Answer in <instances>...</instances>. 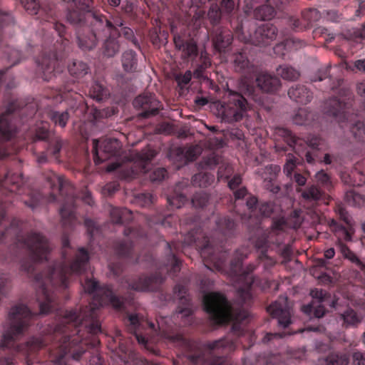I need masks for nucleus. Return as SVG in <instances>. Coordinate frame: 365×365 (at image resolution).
I'll use <instances>...</instances> for the list:
<instances>
[{"instance_id": "nucleus-1", "label": "nucleus", "mask_w": 365, "mask_h": 365, "mask_svg": "<svg viewBox=\"0 0 365 365\" xmlns=\"http://www.w3.org/2000/svg\"><path fill=\"white\" fill-rule=\"evenodd\" d=\"M88 262V255L83 248H81L69 267H66L65 262L57 263L46 272L39 274L35 277L34 286L41 314H48L53 307V297L50 293L48 285L65 289L68 286V276L71 274H81L86 269Z\"/></svg>"}, {"instance_id": "nucleus-2", "label": "nucleus", "mask_w": 365, "mask_h": 365, "mask_svg": "<svg viewBox=\"0 0 365 365\" xmlns=\"http://www.w3.org/2000/svg\"><path fill=\"white\" fill-rule=\"evenodd\" d=\"M82 286L85 292L93 294L92 303L88 308H86L78 314L75 311L66 312L65 320L66 322H74L76 326L85 323V327L88 328V331L96 334L101 332V329L99 322L93 321L96 317V310L108 304L118 309L121 307L122 302L114 295L109 287H99L98 282L93 279H86L84 282H82Z\"/></svg>"}, {"instance_id": "nucleus-3", "label": "nucleus", "mask_w": 365, "mask_h": 365, "mask_svg": "<svg viewBox=\"0 0 365 365\" xmlns=\"http://www.w3.org/2000/svg\"><path fill=\"white\" fill-rule=\"evenodd\" d=\"M87 20L89 21L91 26L83 25L76 33L78 46L83 51L93 49L106 31H112L115 32L114 35L117 34L116 29L112 28L111 22L101 15L88 14Z\"/></svg>"}, {"instance_id": "nucleus-4", "label": "nucleus", "mask_w": 365, "mask_h": 365, "mask_svg": "<svg viewBox=\"0 0 365 365\" xmlns=\"http://www.w3.org/2000/svg\"><path fill=\"white\" fill-rule=\"evenodd\" d=\"M31 312L26 306L19 304L14 306L8 317L9 326L4 327L1 346L6 348L13 347L14 342L22 336L29 326V319Z\"/></svg>"}, {"instance_id": "nucleus-5", "label": "nucleus", "mask_w": 365, "mask_h": 365, "mask_svg": "<svg viewBox=\"0 0 365 365\" xmlns=\"http://www.w3.org/2000/svg\"><path fill=\"white\" fill-rule=\"evenodd\" d=\"M203 304L205 311L217 324L232 320H243L247 316V313L242 312L234 317L228 302L222 294L218 292L205 294L203 297Z\"/></svg>"}, {"instance_id": "nucleus-6", "label": "nucleus", "mask_w": 365, "mask_h": 365, "mask_svg": "<svg viewBox=\"0 0 365 365\" xmlns=\"http://www.w3.org/2000/svg\"><path fill=\"white\" fill-rule=\"evenodd\" d=\"M327 110L330 115L335 116L342 130H349L354 137L359 141L365 142V124L362 122H357L351 124L345 110V104L336 98L329 100L326 103Z\"/></svg>"}, {"instance_id": "nucleus-7", "label": "nucleus", "mask_w": 365, "mask_h": 365, "mask_svg": "<svg viewBox=\"0 0 365 365\" xmlns=\"http://www.w3.org/2000/svg\"><path fill=\"white\" fill-rule=\"evenodd\" d=\"M230 103L226 106L221 105L219 110L222 120L234 122L241 120L248 108L247 100L237 93H231Z\"/></svg>"}, {"instance_id": "nucleus-8", "label": "nucleus", "mask_w": 365, "mask_h": 365, "mask_svg": "<svg viewBox=\"0 0 365 365\" xmlns=\"http://www.w3.org/2000/svg\"><path fill=\"white\" fill-rule=\"evenodd\" d=\"M93 145L95 153L94 161L96 164L101 163L112 156L118 155L121 148L120 141L115 138L106 139L101 142L94 139Z\"/></svg>"}, {"instance_id": "nucleus-9", "label": "nucleus", "mask_w": 365, "mask_h": 365, "mask_svg": "<svg viewBox=\"0 0 365 365\" xmlns=\"http://www.w3.org/2000/svg\"><path fill=\"white\" fill-rule=\"evenodd\" d=\"M24 244L30 252L33 260L41 261L47 259L50 246L43 236L36 233L31 235Z\"/></svg>"}, {"instance_id": "nucleus-10", "label": "nucleus", "mask_w": 365, "mask_h": 365, "mask_svg": "<svg viewBox=\"0 0 365 365\" xmlns=\"http://www.w3.org/2000/svg\"><path fill=\"white\" fill-rule=\"evenodd\" d=\"M267 312L278 319V324L283 328L287 327L291 323L290 307L287 297L282 296L275 302L269 305Z\"/></svg>"}, {"instance_id": "nucleus-11", "label": "nucleus", "mask_w": 365, "mask_h": 365, "mask_svg": "<svg viewBox=\"0 0 365 365\" xmlns=\"http://www.w3.org/2000/svg\"><path fill=\"white\" fill-rule=\"evenodd\" d=\"M277 34V28L271 24L266 23L259 26L248 41L257 46H266L276 38Z\"/></svg>"}, {"instance_id": "nucleus-12", "label": "nucleus", "mask_w": 365, "mask_h": 365, "mask_svg": "<svg viewBox=\"0 0 365 365\" xmlns=\"http://www.w3.org/2000/svg\"><path fill=\"white\" fill-rule=\"evenodd\" d=\"M112 28H115L116 29L117 34L115 35V32L112 31H106L103 34V37H106V39L103 44V54L108 57L113 56L119 50V44L116 41V37L120 34V31L118 29V27H121L123 26V22L121 20H115L114 23H111Z\"/></svg>"}, {"instance_id": "nucleus-13", "label": "nucleus", "mask_w": 365, "mask_h": 365, "mask_svg": "<svg viewBox=\"0 0 365 365\" xmlns=\"http://www.w3.org/2000/svg\"><path fill=\"white\" fill-rule=\"evenodd\" d=\"M133 106L136 108L142 109L143 117H148L150 114H155L160 107V102L152 94L140 95L133 101Z\"/></svg>"}, {"instance_id": "nucleus-14", "label": "nucleus", "mask_w": 365, "mask_h": 365, "mask_svg": "<svg viewBox=\"0 0 365 365\" xmlns=\"http://www.w3.org/2000/svg\"><path fill=\"white\" fill-rule=\"evenodd\" d=\"M257 86L264 92L271 93L278 90L280 81L275 76L262 73L256 79Z\"/></svg>"}, {"instance_id": "nucleus-15", "label": "nucleus", "mask_w": 365, "mask_h": 365, "mask_svg": "<svg viewBox=\"0 0 365 365\" xmlns=\"http://www.w3.org/2000/svg\"><path fill=\"white\" fill-rule=\"evenodd\" d=\"M288 96L291 99L300 103H307L312 98V92L304 86L292 87L288 91Z\"/></svg>"}, {"instance_id": "nucleus-16", "label": "nucleus", "mask_w": 365, "mask_h": 365, "mask_svg": "<svg viewBox=\"0 0 365 365\" xmlns=\"http://www.w3.org/2000/svg\"><path fill=\"white\" fill-rule=\"evenodd\" d=\"M161 282V279L156 277H142L131 284V288L136 291H153Z\"/></svg>"}, {"instance_id": "nucleus-17", "label": "nucleus", "mask_w": 365, "mask_h": 365, "mask_svg": "<svg viewBox=\"0 0 365 365\" xmlns=\"http://www.w3.org/2000/svg\"><path fill=\"white\" fill-rule=\"evenodd\" d=\"M174 42L177 48L182 51L185 57L195 56L197 54V45L193 41L184 43L180 36L174 37Z\"/></svg>"}, {"instance_id": "nucleus-18", "label": "nucleus", "mask_w": 365, "mask_h": 365, "mask_svg": "<svg viewBox=\"0 0 365 365\" xmlns=\"http://www.w3.org/2000/svg\"><path fill=\"white\" fill-rule=\"evenodd\" d=\"M178 289V297H179L181 303L185 304V307L178 310L175 314V317L178 319H182L183 318L190 317L192 314V310L189 307V299L184 295L186 292L185 288L182 287H178L175 289Z\"/></svg>"}, {"instance_id": "nucleus-19", "label": "nucleus", "mask_w": 365, "mask_h": 365, "mask_svg": "<svg viewBox=\"0 0 365 365\" xmlns=\"http://www.w3.org/2000/svg\"><path fill=\"white\" fill-rule=\"evenodd\" d=\"M15 128L11 123L8 114L5 113L0 116V135L5 140L9 139L14 133Z\"/></svg>"}, {"instance_id": "nucleus-20", "label": "nucleus", "mask_w": 365, "mask_h": 365, "mask_svg": "<svg viewBox=\"0 0 365 365\" xmlns=\"http://www.w3.org/2000/svg\"><path fill=\"white\" fill-rule=\"evenodd\" d=\"M110 215L114 223H122L130 220L129 215L131 212L126 208L111 207Z\"/></svg>"}, {"instance_id": "nucleus-21", "label": "nucleus", "mask_w": 365, "mask_h": 365, "mask_svg": "<svg viewBox=\"0 0 365 365\" xmlns=\"http://www.w3.org/2000/svg\"><path fill=\"white\" fill-rule=\"evenodd\" d=\"M277 72L282 78L288 81L297 80L299 76V73L297 70L287 65L280 66L277 69Z\"/></svg>"}, {"instance_id": "nucleus-22", "label": "nucleus", "mask_w": 365, "mask_h": 365, "mask_svg": "<svg viewBox=\"0 0 365 365\" xmlns=\"http://www.w3.org/2000/svg\"><path fill=\"white\" fill-rule=\"evenodd\" d=\"M302 309L307 314H310L313 312L314 315L317 318L322 317L325 313L324 307L320 302H312L310 304L303 306Z\"/></svg>"}, {"instance_id": "nucleus-23", "label": "nucleus", "mask_w": 365, "mask_h": 365, "mask_svg": "<svg viewBox=\"0 0 365 365\" xmlns=\"http://www.w3.org/2000/svg\"><path fill=\"white\" fill-rule=\"evenodd\" d=\"M88 66L82 61H75L68 66V71L76 78H81L88 73Z\"/></svg>"}, {"instance_id": "nucleus-24", "label": "nucleus", "mask_w": 365, "mask_h": 365, "mask_svg": "<svg viewBox=\"0 0 365 365\" xmlns=\"http://www.w3.org/2000/svg\"><path fill=\"white\" fill-rule=\"evenodd\" d=\"M193 185L199 187H207L214 181V176L207 173H199L192 177Z\"/></svg>"}, {"instance_id": "nucleus-25", "label": "nucleus", "mask_w": 365, "mask_h": 365, "mask_svg": "<svg viewBox=\"0 0 365 365\" xmlns=\"http://www.w3.org/2000/svg\"><path fill=\"white\" fill-rule=\"evenodd\" d=\"M122 64L125 71H133L136 65L135 53L133 51L124 52L122 57Z\"/></svg>"}, {"instance_id": "nucleus-26", "label": "nucleus", "mask_w": 365, "mask_h": 365, "mask_svg": "<svg viewBox=\"0 0 365 365\" xmlns=\"http://www.w3.org/2000/svg\"><path fill=\"white\" fill-rule=\"evenodd\" d=\"M232 42L231 36L229 34L222 33L216 35L214 39V45L219 51H224Z\"/></svg>"}, {"instance_id": "nucleus-27", "label": "nucleus", "mask_w": 365, "mask_h": 365, "mask_svg": "<svg viewBox=\"0 0 365 365\" xmlns=\"http://www.w3.org/2000/svg\"><path fill=\"white\" fill-rule=\"evenodd\" d=\"M349 359L346 354H331L325 360V365H347Z\"/></svg>"}, {"instance_id": "nucleus-28", "label": "nucleus", "mask_w": 365, "mask_h": 365, "mask_svg": "<svg viewBox=\"0 0 365 365\" xmlns=\"http://www.w3.org/2000/svg\"><path fill=\"white\" fill-rule=\"evenodd\" d=\"M50 118L56 125H58L59 126L63 128L67 123V121L69 118V115L68 111H52L50 113Z\"/></svg>"}, {"instance_id": "nucleus-29", "label": "nucleus", "mask_w": 365, "mask_h": 365, "mask_svg": "<svg viewBox=\"0 0 365 365\" xmlns=\"http://www.w3.org/2000/svg\"><path fill=\"white\" fill-rule=\"evenodd\" d=\"M322 191L314 185L308 187L302 193V196L304 199L311 201L319 200L322 197Z\"/></svg>"}, {"instance_id": "nucleus-30", "label": "nucleus", "mask_w": 365, "mask_h": 365, "mask_svg": "<svg viewBox=\"0 0 365 365\" xmlns=\"http://www.w3.org/2000/svg\"><path fill=\"white\" fill-rule=\"evenodd\" d=\"M330 225L332 230L336 233V235L339 239L345 241H349L351 240V235L345 227L339 225L334 220L331 221Z\"/></svg>"}, {"instance_id": "nucleus-31", "label": "nucleus", "mask_w": 365, "mask_h": 365, "mask_svg": "<svg viewBox=\"0 0 365 365\" xmlns=\"http://www.w3.org/2000/svg\"><path fill=\"white\" fill-rule=\"evenodd\" d=\"M344 323L346 325H356L361 322V317L353 309H349L341 314Z\"/></svg>"}, {"instance_id": "nucleus-32", "label": "nucleus", "mask_w": 365, "mask_h": 365, "mask_svg": "<svg viewBox=\"0 0 365 365\" xmlns=\"http://www.w3.org/2000/svg\"><path fill=\"white\" fill-rule=\"evenodd\" d=\"M90 95L93 98L100 101L107 96V92L101 84L95 82L90 89Z\"/></svg>"}, {"instance_id": "nucleus-33", "label": "nucleus", "mask_w": 365, "mask_h": 365, "mask_svg": "<svg viewBox=\"0 0 365 365\" xmlns=\"http://www.w3.org/2000/svg\"><path fill=\"white\" fill-rule=\"evenodd\" d=\"M274 10L273 7L269 5L260 6L256 11V17L260 18L262 20H268L273 17Z\"/></svg>"}, {"instance_id": "nucleus-34", "label": "nucleus", "mask_w": 365, "mask_h": 365, "mask_svg": "<svg viewBox=\"0 0 365 365\" xmlns=\"http://www.w3.org/2000/svg\"><path fill=\"white\" fill-rule=\"evenodd\" d=\"M62 221L64 225L71 222L74 218V212L71 205H63L60 210Z\"/></svg>"}, {"instance_id": "nucleus-35", "label": "nucleus", "mask_w": 365, "mask_h": 365, "mask_svg": "<svg viewBox=\"0 0 365 365\" xmlns=\"http://www.w3.org/2000/svg\"><path fill=\"white\" fill-rule=\"evenodd\" d=\"M212 252V247H210V245L209 244L205 245L200 250V255L203 259L210 261L211 262H213L217 269H221V268H222L221 264L217 263L215 261V257L211 255Z\"/></svg>"}, {"instance_id": "nucleus-36", "label": "nucleus", "mask_w": 365, "mask_h": 365, "mask_svg": "<svg viewBox=\"0 0 365 365\" xmlns=\"http://www.w3.org/2000/svg\"><path fill=\"white\" fill-rule=\"evenodd\" d=\"M208 201V196L205 192L197 193L192 199V203L195 207H204Z\"/></svg>"}, {"instance_id": "nucleus-37", "label": "nucleus", "mask_w": 365, "mask_h": 365, "mask_svg": "<svg viewBox=\"0 0 365 365\" xmlns=\"http://www.w3.org/2000/svg\"><path fill=\"white\" fill-rule=\"evenodd\" d=\"M24 9L31 14H36L39 4L36 0H21Z\"/></svg>"}, {"instance_id": "nucleus-38", "label": "nucleus", "mask_w": 365, "mask_h": 365, "mask_svg": "<svg viewBox=\"0 0 365 365\" xmlns=\"http://www.w3.org/2000/svg\"><path fill=\"white\" fill-rule=\"evenodd\" d=\"M309 115L307 110L300 108L293 117V121L297 125H302L308 120Z\"/></svg>"}, {"instance_id": "nucleus-39", "label": "nucleus", "mask_w": 365, "mask_h": 365, "mask_svg": "<svg viewBox=\"0 0 365 365\" xmlns=\"http://www.w3.org/2000/svg\"><path fill=\"white\" fill-rule=\"evenodd\" d=\"M168 200L169 204L173 207L180 208L185 203L187 198L184 195L180 194L169 197Z\"/></svg>"}, {"instance_id": "nucleus-40", "label": "nucleus", "mask_w": 365, "mask_h": 365, "mask_svg": "<svg viewBox=\"0 0 365 365\" xmlns=\"http://www.w3.org/2000/svg\"><path fill=\"white\" fill-rule=\"evenodd\" d=\"M222 11L217 4H212L208 11V17L213 24L219 21Z\"/></svg>"}, {"instance_id": "nucleus-41", "label": "nucleus", "mask_w": 365, "mask_h": 365, "mask_svg": "<svg viewBox=\"0 0 365 365\" xmlns=\"http://www.w3.org/2000/svg\"><path fill=\"white\" fill-rule=\"evenodd\" d=\"M341 252L344 255V256L349 259L351 262L353 263L356 264L357 265L363 267L364 265L362 262L360 261V259L357 257V256L352 252L351 250H349L346 247L342 246L341 247Z\"/></svg>"}, {"instance_id": "nucleus-42", "label": "nucleus", "mask_w": 365, "mask_h": 365, "mask_svg": "<svg viewBox=\"0 0 365 365\" xmlns=\"http://www.w3.org/2000/svg\"><path fill=\"white\" fill-rule=\"evenodd\" d=\"M73 3L74 4L75 6L81 11H87L88 13L86 14V17L88 16V14H91L89 12L88 9L90 8V6L91 4V0H72Z\"/></svg>"}, {"instance_id": "nucleus-43", "label": "nucleus", "mask_w": 365, "mask_h": 365, "mask_svg": "<svg viewBox=\"0 0 365 365\" xmlns=\"http://www.w3.org/2000/svg\"><path fill=\"white\" fill-rule=\"evenodd\" d=\"M274 210V205L270 202H263L259 205V210L262 216L269 217Z\"/></svg>"}, {"instance_id": "nucleus-44", "label": "nucleus", "mask_w": 365, "mask_h": 365, "mask_svg": "<svg viewBox=\"0 0 365 365\" xmlns=\"http://www.w3.org/2000/svg\"><path fill=\"white\" fill-rule=\"evenodd\" d=\"M230 344V341H228L226 339H220L217 341H214L212 342H210L207 344V346L212 350L219 349H224L228 346Z\"/></svg>"}, {"instance_id": "nucleus-45", "label": "nucleus", "mask_w": 365, "mask_h": 365, "mask_svg": "<svg viewBox=\"0 0 365 365\" xmlns=\"http://www.w3.org/2000/svg\"><path fill=\"white\" fill-rule=\"evenodd\" d=\"M234 61L236 68L239 70L245 69L248 66L249 63L248 60L246 58V57L241 53L238 54L235 57Z\"/></svg>"}, {"instance_id": "nucleus-46", "label": "nucleus", "mask_w": 365, "mask_h": 365, "mask_svg": "<svg viewBox=\"0 0 365 365\" xmlns=\"http://www.w3.org/2000/svg\"><path fill=\"white\" fill-rule=\"evenodd\" d=\"M296 160L293 157H289L284 166V173L288 177L291 176L293 170L296 168Z\"/></svg>"}, {"instance_id": "nucleus-47", "label": "nucleus", "mask_w": 365, "mask_h": 365, "mask_svg": "<svg viewBox=\"0 0 365 365\" xmlns=\"http://www.w3.org/2000/svg\"><path fill=\"white\" fill-rule=\"evenodd\" d=\"M166 174L167 171L165 168H157L152 173L150 178L152 181H160L164 179Z\"/></svg>"}, {"instance_id": "nucleus-48", "label": "nucleus", "mask_w": 365, "mask_h": 365, "mask_svg": "<svg viewBox=\"0 0 365 365\" xmlns=\"http://www.w3.org/2000/svg\"><path fill=\"white\" fill-rule=\"evenodd\" d=\"M56 61L54 59L50 60L47 58H43L41 62V69L43 72L51 73L54 68Z\"/></svg>"}, {"instance_id": "nucleus-49", "label": "nucleus", "mask_w": 365, "mask_h": 365, "mask_svg": "<svg viewBox=\"0 0 365 365\" xmlns=\"http://www.w3.org/2000/svg\"><path fill=\"white\" fill-rule=\"evenodd\" d=\"M315 178L318 182L322 184L324 186H329L330 185V179L329 175L325 173L323 170L319 171L317 173Z\"/></svg>"}, {"instance_id": "nucleus-50", "label": "nucleus", "mask_w": 365, "mask_h": 365, "mask_svg": "<svg viewBox=\"0 0 365 365\" xmlns=\"http://www.w3.org/2000/svg\"><path fill=\"white\" fill-rule=\"evenodd\" d=\"M250 285L251 282L249 284H247L245 288H239L238 293L243 302H246L247 300L251 299L252 294L250 292Z\"/></svg>"}, {"instance_id": "nucleus-51", "label": "nucleus", "mask_w": 365, "mask_h": 365, "mask_svg": "<svg viewBox=\"0 0 365 365\" xmlns=\"http://www.w3.org/2000/svg\"><path fill=\"white\" fill-rule=\"evenodd\" d=\"M311 295L314 298L312 302H325V293L322 289H315L311 291Z\"/></svg>"}, {"instance_id": "nucleus-52", "label": "nucleus", "mask_w": 365, "mask_h": 365, "mask_svg": "<svg viewBox=\"0 0 365 365\" xmlns=\"http://www.w3.org/2000/svg\"><path fill=\"white\" fill-rule=\"evenodd\" d=\"M67 19L72 24H78L82 20V14L81 13L76 11H69L67 14Z\"/></svg>"}, {"instance_id": "nucleus-53", "label": "nucleus", "mask_w": 365, "mask_h": 365, "mask_svg": "<svg viewBox=\"0 0 365 365\" xmlns=\"http://www.w3.org/2000/svg\"><path fill=\"white\" fill-rule=\"evenodd\" d=\"M259 259L264 267H272L275 264V261L272 257H269L264 250L262 251Z\"/></svg>"}, {"instance_id": "nucleus-54", "label": "nucleus", "mask_w": 365, "mask_h": 365, "mask_svg": "<svg viewBox=\"0 0 365 365\" xmlns=\"http://www.w3.org/2000/svg\"><path fill=\"white\" fill-rule=\"evenodd\" d=\"M222 11L226 14H230L235 8V2L232 0H222Z\"/></svg>"}, {"instance_id": "nucleus-55", "label": "nucleus", "mask_w": 365, "mask_h": 365, "mask_svg": "<svg viewBox=\"0 0 365 365\" xmlns=\"http://www.w3.org/2000/svg\"><path fill=\"white\" fill-rule=\"evenodd\" d=\"M155 156V152L150 148H148L146 150L143 151L142 153L140 155V158L143 163H146L152 160Z\"/></svg>"}, {"instance_id": "nucleus-56", "label": "nucleus", "mask_w": 365, "mask_h": 365, "mask_svg": "<svg viewBox=\"0 0 365 365\" xmlns=\"http://www.w3.org/2000/svg\"><path fill=\"white\" fill-rule=\"evenodd\" d=\"M20 52L18 50L12 49L8 56V60L11 66L16 64L19 61Z\"/></svg>"}, {"instance_id": "nucleus-57", "label": "nucleus", "mask_w": 365, "mask_h": 365, "mask_svg": "<svg viewBox=\"0 0 365 365\" xmlns=\"http://www.w3.org/2000/svg\"><path fill=\"white\" fill-rule=\"evenodd\" d=\"M200 148L198 146L190 147L186 151V156L190 160H192L197 155L200 154Z\"/></svg>"}, {"instance_id": "nucleus-58", "label": "nucleus", "mask_w": 365, "mask_h": 365, "mask_svg": "<svg viewBox=\"0 0 365 365\" xmlns=\"http://www.w3.org/2000/svg\"><path fill=\"white\" fill-rule=\"evenodd\" d=\"M285 227V220L284 217H281L277 220H274L272 224L273 232H277L279 230H283Z\"/></svg>"}, {"instance_id": "nucleus-59", "label": "nucleus", "mask_w": 365, "mask_h": 365, "mask_svg": "<svg viewBox=\"0 0 365 365\" xmlns=\"http://www.w3.org/2000/svg\"><path fill=\"white\" fill-rule=\"evenodd\" d=\"M353 360L355 365H365V357L360 352L354 353Z\"/></svg>"}, {"instance_id": "nucleus-60", "label": "nucleus", "mask_w": 365, "mask_h": 365, "mask_svg": "<svg viewBox=\"0 0 365 365\" xmlns=\"http://www.w3.org/2000/svg\"><path fill=\"white\" fill-rule=\"evenodd\" d=\"M192 78V73L190 71H187L184 75L179 76L177 77V80L179 84H187L190 82Z\"/></svg>"}, {"instance_id": "nucleus-61", "label": "nucleus", "mask_w": 365, "mask_h": 365, "mask_svg": "<svg viewBox=\"0 0 365 365\" xmlns=\"http://www.w3.org/2000/svg\"><path fill=\"white\" fill-rule=\"evenodd\" d=\"M307 18H309L311 21H317L318 19H319V18L321 16L318 10H317L315 9H310L307 12Z\"/></svg>"}, {"instance_id": "nucleus-62", "label": "nucleus", "mask_w": 365, "mask_h": 365, "mask_svg": "<svg viewBox=\"0 0 365 365\" xmlns=\"http://www.w3.org/2000/svg\"><path fill=\"white\" fill-rule=\"evenodd\" d=\"M242 179L240 175H235L232 180H230L228 182V185L230 189H235L240 183Z\"/></svg>"}, {"instance_id": "nucleus-63", "label": "nucleus", "mask_w": 365, "mask_h": 365, "mask_svg": "<svg viewBox=\"0 0 365 365\" xmlns=\"http://www.w3.org/2000/svg\"><path fill=\"white\" fill-rule=\"evenodd\" d=\"M326 19L330 21H336L339 19V15L336 11H326Z\"/></svg>"}, {"instance_id": "nucleus-64", "label": "nucleus", "mask_w": 365, "mask_h": 365, "mask_svg": "<svg viewBox=\"0 0 365 365\" xmlns=\"http://www.w3.org/2000/svg\"><path fill=\"white\" fill-rule=\"evenodd\" d=\"M356 91L359 95L365 97V79L357 83Z\"/></svg>"}]
</instances>
